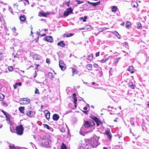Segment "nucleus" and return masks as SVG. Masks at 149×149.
I'll return each mask as SVG.
<instances>
[{"label": "nucleus", "mask_w": 149, "mask_h": 149, "mask_svg": "<svg viewBox=\"0 0 149 149\" xmlns=\"http://www.w3.org/2000/svg\"><path fill=\"white\" fill-rule=\"evenodd\" d=\"M99 137L94 136L90 139H86L85 143L79 144L77 149H91V145L93 147H96L100 144L98 141Z\"/></svg>", "instance_id": "f257e3e1"}, {"label": "nucleus", "mask_w": 149, "mask_h": 149, "mask_svg": "<svg viewBox=\"0 0 149 149\" xmlns=\"http://www.w3.org/2000/svg\"><path fill=\"white\" fill-rule=\"evenodd\" d=\"M23 131L24 128L22 125L16 127L15 132L18 135H22L23 134Z\"/></svg>", "instance_id": "f03ea898"}, {"label": "nucleus", "mask_w": 149, "mask_h": 149, "mask_svg": "<svg viewBox=\"0 0 149 149\" xmlns=\"http://www.w3.org/2000/svg\"><path fill=\"white\" fill-rule=\"evenodd\" d=\"M95 124V123L93 120L91 121L90 122L88 121H85L84 125L85 128H87L94 126Z\"/></svg>", "instance_id": "7ed1b4c3"}, {"label": "nucleus", "mask_w": 149, "mask_h": 149, "mask_svg": "<svg viewBox=\"0 0 149 149\" xmlns=\"http://www.w3.org/2000/svg\"><path fill=\"white\" fill-rule=\"evenodd\" d=\"M51 141L48 139H44L41 143V144L42 146L45 147L51 143Z\"/></svg>", "instance_id": "20e7f679"}, {"label": "nucleus", "mask_w": 149, "mask_h": 149, "mask_svg": "<svg viewBox=\"0 0 149 149\" xmlns=\"http://www.w3.org/2000/svg\"><path fill=\"white\" fill-rule=\"evenodd\" d=\"M59 65L61 69L63 71L66 68V65L62 60L59 61Z\"/></svg>", "instance_id": "39448f33"}, {"label": "nucleus", "mask_w": 149, "mask_h": 149, "mask_svg": "<svg viewBox=\"0 0 149 149\" xmlns=\"http://www.w3.org/2000/svg\"><path fill=\"white\" fill-rule=\"evenodd\" d=\"M73 10L71 7L68 8L67 10L63 13V15L65 16H68L70 13H72Z\"/></svg>", "instance_id": "423d86ee"}, {"label": "nucleus", "mask_w": 149, "mask_h": 149, "mask_svg": "<svg viewBox=\"0 0 149 149\" xmlns=\"http://www.w3.org/2000/svg\"><path fill=\"white\" fill-rule=\"evenodd\" d=\"M77 103H69L68 106L72 109H74L76 108Z\"/></svg>", "instance_id": "0eeeda50"}, {"label": "nucleus", "mask_w": 149, "mask_h": 149, "mask_svg": "<svg viewBox=\"0 0 149 149\" xmlns=\"http://www.w3.org/2000/svg\"><path fill=\"white\" fill-rule=\"evenodd\" d=\"M45 39L46 41L50 42H53V38L51 36H46Z\"/></svg>", "instance_id": "6e6552de"}, {"label": "nucleus", "mask_w": 149, "mask_h": 149, "mask_svg": "<svg viewBox=\"0 0 149 149\" xmlns=\"http://www.w3.org/2000/svg\"><path fill=\"white\" fill-rule=\"evenodd\" d=\"M87 2L88 3L91 4L92 6H93L94 7L96 6H98L99 4H100V1H99L98 2H96L95 3H92V2H90L89 1H87Z\"/></svg>", "instance_id": "1a4fd4ad"}, {"label": "nucleus", "mask_w": 149, "mask_h": 149, "mask_svg": "<svg viewBox=\"0 0 149 149\" xmlns=\"http://www.w3.org/2000/svg\"><path fill=\"white\" fill-rule=\"evenodd\" d=\"M57 45L59 46H60L61 47H64L65 45V44L64 43V42L62 40L60 42H58L57 43Z\"/></svg>", "instance_id": "9d476101"}, {"label": "nucleus", "mask_w": 149, "mask_h": 149, "mask_svg": "<svg viewBox=\"0 0 149 149\" xmlns=\"http://www.w3.org/2000/svg\"><path fill=\"white\" fill-rule=\"evenodd\" d=\"M33 57V59L36 60L40 59L41 58L40 55L36 54L34 55Z\"/></svg>", "instance_id": "9b49d317"}, {"label": "nucleus", "mask_w": 149, "mask_h": 149, "mask_svg": "<svg viewBox=\"0 0 149 149\" xmlns=\"http://www.w3.org/2000/svg\"><path fill=\"white\" fill-rule=\"evenodd\" d=\"M95 121L96 123L97 126H99L102 123L101 122L97 117H95Z\"/></svg>", "instance_id": "f8f14e48"}, {"label": "nucleus", "mask_w": 149, "mask_h": 149, "mask_svg": "<svg viewBox=\"0 0 149 149\" xmlns=\"http://www.w3.org/2000/svg\"><path fill=\"white\" fill-rule=\"evenodd\" d=\"M45 116L46 118L48 120L50 118V112L47 110H46L45 112Z\"/></svg>", "instance_id": "ddd939ff"}, {"label": "nucleus", "mask_w": 149, "mask_h": 149, "mask_svg": "<svg viewBox=\"0 0 149 149\" xmlns=\"http://www.w3.org/2000/svg\"><path fill=\"white\" fill-rule=\"evenodd\" d=\"M52 118L54 120L57 121L59 118V116L57 114H54Z\"/></svg>", "instance_id": "4468645a"}, {"label": "nucleus", "mask_w": 149, "mask_h": 149, "mask_svg": "<svg viewBox=\"0 0 149 149\" xmlns=\"http://www.w3.org/2000/svg\"><path fill=\"white\" fill-rule=\"evenodd\" d=\"M72 98L73 100V102H77V100L76 97V94L75 93L73 94Z\"/></svg>", "instance_id": "2eb2a0df"}, {"label": "nucleus", "mask_w": 149, "mask_h": 149, "mask_svg": "<svg viewBox=\"0 0 149 149\" xmlns=\"http://www.w3.org/2000/svg\"><path fill=\"white\" fill-rule=\"evenodd\" d=\"M26 17L24 15H20L19 17V19L22 21L23 22L26 19Z\"/></svg>", "instance_id": "dca6fc26"}, {"label": "nucleus", "mask_w": 149, "mask_h": 149, "mask_svg": "<svg viewBox=\"0 0 149 149\" xmlns=\"http://www.w3.org/2000/svg\"><path fill=\"white\" fill-rule=\"evenodd\" d=\"M134 67L132 66H129L128 69V70L129 71L130 73H133L134 72Z\"/></svg>", "instance_id": "f3484780"}, {"label": "nucleus", "mask_w": 149, "mask_h": 149, "mask_svg": "<svg viewBox=\"0 0 149 149\" xmlns=\"http://www.w3.org/2000/svg\"><path fill=\"white\" fill-rule=\"evenodd\" d=\"M131 5L134 8H136L138 6V3L136 2L133 1L132 2Z\"/></svg>", "instance_id": "a211bd4d"}, {"label": "nucleus", "mask_w": 149, "mask_h": 149, "mask_svg": "<svg viewBox=\"0 0 149 149\" xmlns=\"http://www.w3.org/2000/svg\"><path fill=\"white\" fill-rule=\"evenodd\" d=\"M22 101H26L28 102H30V100L27 98H21L19 100V101L21 102Z\"/></svg>", "instance_id": "6ab92c4d"}, {"label": "nucleus", "mask_w": 149, "mask_h": 149, "mask_svg": "<svg viewBox=\"0 0 149 149\" xmlns=\"http://www.w3.org/2000/svg\"><path fill=\"white\" fill-rule=\"evenodd\" d=\"M35 114V113L34 112L31 111L27 113V115L31 117L33 116Z\"/></svg>", "instance_id": "aec40b11"}, {"label": "nucleus", "mask_w": 149, "mask_h": 149, "mask_svg": "<svg viewBox=\"0 0 149 149\" xmlns=\"http://www.w3.org/2000/svg\"><path fill=\"white\" fill-rule=\"evenodd\" d=\"M128 85L129 87L131 88L132 89H133L134 88V85L133 84V83L132 82H129L128 83Z\"/></svg>", "instance_id": "412c9836"}, {"label": "nucleus", "mask_w": 149, "mask_h": 149, "mask_svg": "<svg viewBox=\"0 0 149 149\" xmlns=\"http://www.w3.org/2000/svg\"><path fill=\"white\" fill-rule=\"evenodd\" d=\"M73 34L71 33H65L63 35V37H69L73 36Z\"/></svg>", "instance_id": "4be33fe9"}, {"label": "nucleus", "mask_w": 149, "mask_h": 149, "mask_svg": "<svg viewBox=\"0 0 149 149\" xmlns=\"http://www.w3.org/2000/svg\"><path fill=\"white\" fill-rule=\"evenodd\" d=\"M47 14V13H44L42 12H40L39 13V15L41 16H44L46 17Z\"/></svg>", "instance_id": "5701e85b"}, {"label": "nucleus", "mask_w": 149, "mask_h": 149, "mask_svg": "<svg viewBox=\"0 0 149 149\" xmlns=\"http://www.w3.org/2000/svg\"><path fill=\"white\" fill-rule=\"evenodd\" d=\"M111 10L113 12H115L117 10V7L115 6H113L111 7Z\"/></svg>", "instance_id": "b1692460"}, {"label": "nucleus", "mask_w": 149, "mask_h": 149, "mask_svg": "<svg viewBox=\"0 0 149 149\" xmlns=\"http://www.w3.org/2000/svg\"><path fill=\"white\" fill-rule=\"evenodd\" d=\"M19 109L20 112L22 113H24V107H19Z\"/></svg>", "instance_id": "393cba45"}, {"label": "nucleus", "mask_w": 149, "mask_h": 149, "mask_svg": "<svg viewBox=\"0 0 149 149\" xmlns=\"http://www.w3.org/2000/svg\"><path fill=\"white\" fill-rule=\"evenodd\" d=\"M48 76L50 78H51L52 79H53L54 78V76L53 75L52 73L51 72H49L48 73Z\"/></svg>", "instance_id": "a878e982"}, {"label": "nucleus", "mask_w": 149, "mask_h": 149, "mask_svg": "<svg viewBox=\"0 0 149 149\" xmlns=\"http://www.w3.org/2000/svg\"><path fill=\"white\" fill-rule=\"evenodd\" d=\"M84 128L82 127L80 129V134L81 135H84V134H83V132H84L85 131H84Z\"/></svg>", "instance_id": "bb28decb"}, {"label": "nucleus", "mask_w": 149, "mask_h": 149, "mask_svg": "<svg viewBox=\"0 0 149 149\" xmlns=\"http://www.w3.org/2000/svg\"><path fill=\"white\" fill-rule=\"evenodd\" d=\"M87 68L89 70H91L92 68V65L91 64H88L86 65Z\"/></svg>", "instance_id": "cd10ccee"}, {"label": "nucleus", "mask_w": 149, "mask_h": 149, "mask_svg": "<svg viewBox=\"0 0 149 149\" xmlns=\"http://www.w3.org/2000/svg\"><path fill=\"white\" fill-rule=\"evenodd\" d=\"M60 149H67V148L65 144L63 143Z\"/></svg>", "instance_id": "c85d7f7f"}, {"label": "nucleus", "mask_w": 149, "mask_h": 149, "mask_svg": "<svg viewBox=\"0 0 149 149\" xmlns=\"http://www.w3.org/2000/svg\"><path fill=\"white\" fill-rule=\"evenodd\" d=\"M87 16H85L84 18L81 17L80 18V19H82L84 22H85L86 21V19H87Z\"/></svg>", "instance_id": "c756f323"}, {"label": "nucleus", "mask_w": 149, "mask_h": 149, "mask_svg": "<svg viewBox=\"0 0 149 149\" xmlns=\"http://www.w3.org/2000/svg\"><path fill=\"white\" fill-rule=\"evenodd\" d=\"M131 24V23L129 22H127L125 24L126 27L129 28L130 27Z\"/></svg>", "instance_id": "7c9ffc66"}, {"label": "nucleus", "mask_w": 149, "mask_h": 149, "mask_svg": "<svg viewBox=\"0 0 149 149\" xmlns=\"http://www.w3.org/2000/svg\"><path fill=\"white\" fill-rule=\"evenodd\" d=\"M4 98V95L2 93H0V101H2Z\"/></svg>", "instance_id": "2f4dec72"}, {"label": "nucleus", "mask_w": 149, "mask_h": 149, "mask_svg": "<svg viewBox=\"0 0 149 149\" xmlns=\"http://www.w3.org/2000/svg\"><path fill=\"white\" fill-rule=\"evenodd\" d=\"M134 119L133 118H131L130 120V122L131 124L133 125H134Z\"/></svg>", "instance_id": "473e14b6"}, {"label": "nucleus", "mask_w": 149, "mask_h": 149, "mask_svg": "<svg viewBox=\"0 0 149 149\" xmlns=\"http://www.w3.org/2000/svg\"><path fill=\"white\" fill-rule=\"evenodd\" d=\"M93 56L92 55H88V56L87 59L89 60H91L93 58Z\"/></svg>", "instance_id": "72a5a7b5"}, {"label": "nucleus", "mask_w": 149, "mask_h": 149, "mask_svg": "<svg viewBox=\"0 0 149 149\" xmlns=\"http://www.w3.org/2000/svg\"><path fill=\"white\" fill-rule=\"evenodd\" d=\"M8 69L10 71H12L13 70V68L12 66H9Z\"/></svg>", "instance_id": "f704fd0d"}, {"label": "nucleus", "mask_w": 149, "mask_h": 149, "mask_svg": "<svg viewBox=\"0 0 149 149\" xmlns=\"http://www.w3.org/2000/svg\"><path fill=\"white\" fill-rule=\"evenodd\" d=\"M137 28L139 29L141 28V25L140 23L138 22L137 24Z\"/></svg>", "instance_id": "c9c22d12"}, {"label": "nucleus", "mask_w": 149, "mask_h": 149, "mask_svg": "<svg viewBox=\"0 0 149 149\" xmlns=\"http://www.w3.org/2000/svg\"><path fill=\"white\" fill-rule=\"evenodd\" d=\"M43 127L47 129H49L50 127L49 125L46 124H43Z\"/></svg>", "instance_id": "e433bc0d"}, {"label": "nucleus", "mask_w": 149, "mask_h": 149, "mask_svg": "<svg viewBox=\"0 0 149 149\" xmlns=\"http://www.w3.org/2000/svg\"><path fill=\"white\" fill-rule=\"evenodd\" d=\"M115 34L116 35L118 38H121L120 35L116 31Z\"/></svg>", "instance_id": "4c0bfd02"}, {"label": "nucleus", "mask_w": 149, "mask_h": 149, "mask_svg": "<svg viewBox=\"0 0 149 149\" xmlns=\"http://www.w3.org/2000/svg\"><path fill=\"white\" fill-rule=\"evenodd\" d=\"M75 2H77V4H81V3H84V2L83 1H81L79 0H77L75 1Z\"/></svg>", "instance_id": "58836bf2"}, {"label": "nucleus", "mask_w": 149, "mask_h": 149, "mask_svg": "<svg viewBox=\"0 0 149 149\" xmlns=\"http://www.w3.org/2000/svg\"><path fill=\"white\" fill-rule=\"evenodd\" d=\"M8 10L12 14H14L13 12V10L12 8L10 7L9 6Z\"/></svg>", "instance_id": "ea45409f"}, {"label": "nucleus", "mask_w": 149, "mask_h": 149, "mask_svg": "<svg viewBox=\"0 0 149 149\" xmlns=\"http://www.w3.org/2000/svg\"><path fill=\"white\" fill-rule=\"evenodd\" d=\"M91 26L90 25H86L84 26V29H87L90 28H91Z\"/></svg>", "instance_id": "a19ab883"}, {"label": "nucleus", "mask_w": 149, "mask_h": 149, "mask_svg": "<svg viewBox=\"0 0 149 149\" xmlns=\"http://www.w3.org/2000/svg\"><path fill=\"white\" fill-rule=\"evenodd\" d=\"M2 105L4 107H6L8 105L7 103H2Z\"/></svg>", "instance_id": "79ce46f5"}, {"label": "nucleus", "mask_w": 149, "mask_h": 149, "mask_svg": "<svg viewBox=\"0 0 149 149\" xmlns=\"http://www.w3.org/2000/svg\"><path fill=\"white\" fill-rule=\"evenodd\" d=\"M107 60H108V59L107 58H106L105 59L103 58L101 60V61L102 63H104L106 61H107Z\"/></svg>", "instance_id": "37998d69"}, {"label": "nucleus", "mask_w": 149, "mask_h": 149, "mask_svg": "<svg viewBox=\"0 0 149 149\" xmlns=\"http://www.w3.org/2000/svg\"><path fill=\"white\" fill-rule=\"evenodd\" d=\"M3 57V54L2 53H0V61L1 60Z\"/></svg>", "instance_id": "c03bdc74"}, {"label": "nucleus", "mask_w": 149, "mask_h": 149, "mask_svg": "<svg viewBox=\"0 0 149 149\" xmlns=\"http://www.w3.org/2000/svg\"><path fill=\"white\" fill-rule=\"evenodd\" d=\"M119 59V58H115L114 59V61L115 62L117 63Z\"/></svg>", "instance_id": "a18cd8bd"}, {"label": "nucleus", "mask_w": 149, "mask_h": 149, "mask_svg": "<svg viewBox=\"0 0 149 149\" xmlns=\"http://www.w3.org/2000/svg\"><path fill=\"white\" fill-rule=\"evenodd\" d=\"M90 117L91 118L93 119V121L95 120V118H95V117H95V116H93V115H90Z\"/></svg>", "instance_id": "49530a36"}, {"label": "nucleus", "mask_w": 149, "mask_h": 149, "mask_svg": "<svg viewBox=\"0 0 149 149\" xmlns=\"http://www.w3.org/2000/svg\"><path fill=\"white\" fill-rule=\"evenodd\" d=\"M105 134L107 136L109 135L110 133L109 131H106L105 132Z\"/></svg>", "instance_id": "de8ad7c7"}, {"label": "nucleus", "mask_w": 149, "mask_h": 149, "mask_svg": "<svg viewBox=\"0 0 149 149\" xmlns=\"http://www.w3.org/2000/svg\"><path fill=\"white\" fill-rule=\"evenodd\" d=\"M8 116H9V115L8 114L6 116V117L7 120L10 121V118Z\"/></svg>", "instance_id": "09e8293b"}, {"label": "nucleus", "mask_w": 149, "mask_h": 149, "mask_svg": "<svg viewBox=\"0 0 149 149\" xmlns=\"http://www.w3.org/2000/svg\"><path fill=\"white\" fill-rule=\"evenodd\" d=\"M46 62L47 63H50V59L49 58H47L46 59Z\"/></svg>", "instance_id": "8fccbe9b"}, {"label": "nucleus", "mask_w": 149, "mask_h": 149, "mask_svg": "<svg viewBox=\"0 0 149 149\" xmlns=\"http://www.w3.org/2000/svg\"><path fill=\"white\" fill-rule=\"evenodd\" d=\"M60 130L61 132H65V129L64 128H61Z\"/></svg>", "instance_id": "3c124183"}, {"label": "nucleus", "mask_w": 149, "mask_h": 149, "mask_svg": "<svg viewBox=\"0 0 149 149\" xmlns=\"http://www.w3.org/2000/svg\"><path fill=\"white\" fill-rule=\"evenodd\" d=\"M37 73L36 72V71H35V72L34 73V77H33L34 78H35L37 77Z\"/></svg>", "instance_id": "603ef678"}, {"label": "nucleus", "mask_w": 149, "mask_h": 149, "mask_svg": "<svg viewBox=\"0 0 149 149\" xmlns=\"http://www.w3.org/2000/svg\"><path fill=\"white\" fill-rule=\"evenodd\" d=\"M1 111L4 114L5 116L6 115H8L6 112L5 111H3V110H2Z\"/></svg>", "instance_id": "864d4df0"}, {"label": "nucleus", "mask_w": 149, "mask_h": 149, "mask_svg": "<svg viewBox=\"0 0 149 149\" xmlns=\"http://www.w3.org/2000/svg\"><path fill=\"white\" fill-rule=\"evenodd\" d=\"M35 93L39 94V92L38 91V90L37 88H36L35 91Z\"/></svg>", "instance_id": "5fc2aeb1"}, {"label": "nucleus", "mask_w": 149, "mask_h": 149, "mask_svg": "<svg viewBox=\"0 0 149 149\" xmlns=\"http://www.w3.org/2000/svg\"><path fill=\"white\" fill-rule=\"evenodd\" d=\"M70 2V1H67L65 2V4L68 6L69 7L70 6L69 3Z\"/></svg>", "instance_id": "6e6d98bb"}, {"label": "nucleus", "mask_w": 149, "mask_h": 149, "mask_svg": "<svg viewBox=\"0 0 149 149\" xmlns=\"http://www.w3.org/2000/svg\"><path fill=\"white\" fill-rule=\"evenodd\" d=\"M72 73L76 72V74H77V72L76 71L75 69L73 68H72Z\"/></svg>", "instance_id": "4d7b16f0"}, {"label": "nucleus", "mask_w": 149, "mask_h": 149, "mask_svg": "<svg viewBox=\"0 0 149 149\" xmlns=\"http://www.w3.org/2000/svg\"><path fill=\"white\" fill-rule=\"evenodd\" d=\"M16 85H19V86H21L22 85V83L21 82H18V83H16Z\"/></svg>", "instance_id": "13d9d810"}, {"label": "nucleus", "mask_w": 149, "mask_h": 149, "mask_svg": "<svg viewBox=\"0 0 149 149\" xmlns=\"http://www.w3.org/2000/svg\"><path fill=\"white\" fill-rule=\"evenodd\" d=\"M108 137L110 139L111 138V134H110L109 135H107Z\"/></svg>", "instance_id": "bf43d9fd"}, {"label": "nucleus", "mask_w": 149, "mask_h": 149, "mask_svg": "<svg viewBox=\"0 0 149 149\" xmlns=\"http://www.w3.org/2000/svg\"><path fill=\"white\" fill-rule=\"evenodd\" d=\"M99 54H100V52H97L96 53V55H95L97 57V56H99Z\"/></svg>", "instance_id": "052dcab7"}, {"label": "nucleus", "mask_w": 149, "mask_h": 149, "mask_svg": "<svg viewBox=\"0 0 149 149\" xmlns=\"http://www.w3.org/2000/svg\"><path fill=\"white\" fill-rule=\"evenodd\" d=\"M14 88L15 89H16L17 88V85H16V84L15 85L13 86Z\"/></svg>", "instance_id": "680f3d73"}, {"label": "nucleus", "mask_w": 149, "mask_h": 149, "mask_svg": "<svg viewBox=\"0 0 149 149\" xmlns=\"http://www.w3.org/2000/svg\"><path fill=\"white\" fill-rule=\"evenodd\" d=\"M94 67H95V68H97L98 66V65L96 63L94 65Z\"/></svg>", "instance_id": "e2e57ef3"}, {"label": "nucleus", "mask_w": 149, "mask_h": 149, "mask_svg": "<svg viewBox=\"0 0 149 149\" xmlns=\"http://www.w3.org/2000/svg\"><path fill=\"white\" fill-rule=\"evenodd\" d=\"M12 30L13 31H16V29L15 27H14L12 29Z\"/></svg>", "instance_id": "0e129e2a"}, {"label": "nucleus", "mask_w": 149, "mask_h": 149, "mask_svg": "<svg viewBox=\"0 0 149 149\" xmlns=\"http://www.w3.org/2000/svg\"><path fill=\"white\" fill-rule=\"evenodd\" d=\"M83 112L86 114H88V111H83Z\"/></svg>", "instance_id": "69168bd1"}, {"label": "nucleus", "mask_w": 149, "mask_h": 149, "mask_svg": "<svg viewBox=\"0 0 149 149\" xmlns=\"http://www.w3.org/2000/svg\"><path fill=\"white\" fill-rule=\"evenodd\" d=\"M87 107H84V108H83V109L84 110H87Z\"/></svg>", "instance_id": "338daca9"}, {"label": "nucleus", "mask_w": 149, "mask_h": 149, "mask_svg": "<svg viewBox=\"0 0 149 149\" xmlns=\"http://www.w3.org/2000/svg\"><path fill=\"white\" fill-rule=\"evenodd\" d=\"M14 6L16 7L17 8L18 7V5L17 3H15L14 5Z\"/></svg>", "instance_id": "774afa93"}]
</instances>
